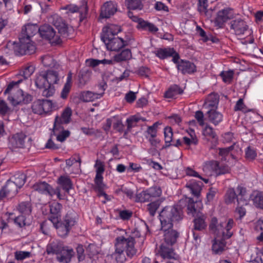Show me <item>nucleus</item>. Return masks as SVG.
I'll return each instance as SVG.
<instances>
[{"instance_id": "4468645a", "label": "nucleus", "mask_w": 263, "mask_h": 263, "mask_svg": "<svg viewBox=\"0 0 263 263\" xmlns=\"http://www.w3.org/2000/svg\"><path fill=\"white\" fill-rule=\"evenodd\" d=\"M17 190L11 179L7 180L5 185L0 190V201L5 198L13 197L17 194Z\"/></svg>"}, {"instance_id": "f3484780", "label": "nucleus", "mask_w": 263, "mask_h": 263, "mask_svg": "<svg viewBox=\"0 0 263 263\" xmlns=\"http://www.w3.org/2000/svg\"><path fill=\"white\" fill-rule=\"evenodd\" d=\"M26 137V135L22 132L16 133L10 138L9 145L14 148H23Z\"/></svg>"}, {"instance_id": "423d86ee", "label": "nucleus", "mask_w": 263, "mask_h": 263, "mask_svg": "<svg viewBox=\"0 0 263 263\" xmlns=\"http://www.w3.org/2000/svg\"><path fill=\"white\" fill-rule=\"evenodd\" d=\"M234 225V221L232 219H229L227 222L218 223L217 219L216 217H213L209 228L215 236L226 240L230 238L233 235L231 229Z\"/></svg>"}, {"instance_id": "052dcab7", "label": "nucleus", "mask_w": 263, "mask_h": 263, "mask_svg": "<svg viewBox=\"0 0 263 263\" xmlns=\"http://www.w3.org/2000/svg\"><path fill=\"white\" fill-rule=\"evenodd\" d=\"M208 2V0H198L197 4L198 11L200 13L205 14L207 12Z\"/></svg>"}, {"instance_id": "7c9ffc66", "label": "nucleus", "mask_w": 263, "mask_h": 263, "mask_svg": "<svg viewBox=\"0 0 263 263\" xmlns=\"http://www.w3.org/2000/svg\"><path fill=\"white\" fill-rule=\"evenodd\" d=\"M157 57L161 60H164L171 57L174 53V48L171 47L160 48L154 52Z\"/></svg>"}, {"instance_id": "5701e85b", "label": "nucleus", "mask_w": 263, "mask_h": 263, "mask_svg": "<svg viewBox=\"0 0 263 263\" xmlns=\"http://www.w3.org/2000/svg\"><path fill=\"white\" fill-rule=\"evenodd\" d=\"M66 247L63 242L54 240L47 245L46 252L48 254H55L58 255Z\"/></svg>"}, {"instance_id": "9d476101", "label": "nucleus", "mask_w": 263, "mask_h": 263, "mask_svg": "<svg viewBox=\"0 0 263 263\" xmlns=\"http://www.w3.org/2000/svg\"><path fill=\"white\" fill-rule=\"evenodd\" d=\"M33 97L27 92L23 91L21 89H17L12 95L8 97V100L14 106L27 104L31 102Z\"/></svg>"}, {"instance_id": "412c9836", "label": "nucleus", "mask_w": 263, "mask_h": 263, "mask_svg": "<svg viewBox=\"0 0 263 263\" xmlns=\"http://www.w3.org/2000/svg\"><path fill=\"white\" fill-rule=\"evenodd\" d=\"M39 29L36 24H27L22 28L20 37L31 39L37 32L39 33Z\"/></svg>"}, {"instance_id": "de8ad7c7", "label": "nucleus", "mask_w": 263, "mask_h": 263, "mask_svg": "<svg viewBox=\"0 0 263 263\" xmlns=\"http://www.w3.org/2000/svg\"><path fill=\"white\" fill-rule=\"evenodd\" d=\"M160 125L159 122L154 123L152 126H149L146 131V137H151L152 138H156L157 135V128L158 125Z\"/></svg>"}, {"instance_id": "1a4fd4ad", "label": "nucleus", "mask_w": 263, "mask_h": 263, "mask_svg": "<svg viewBox=\"0 0 263 263\" xmlns=\"http://www.w3.org/2000/svg\"><path fill=\"white\" fill-rule=\"evenodd\" d=\"M54 107V104L47 99L37 100L33 102L31 106L32 112L40 115L50 112Z\"/></svg>"}, {"instance_id": "13d9d810", "label": "nucleus", "mask_w": 263, "mask_h": 263, "mask_svg": "<svg viewBox=\"0 0 263 263\" xmlns=\"http://www.w3.org/2000/svg\"><path fill=\"white\" fill-rule=\"evenodd\" d=\"M31 256V253L28 251H17L14 253L15 258L17 260L22 261Z\"/></svg>"}, {"instance_id": "37998d69", "label": "nucleus", "mask_w": 263, "mask_h": 263, "mask_svg": "<svg viewBox=\"0 0 263 263\" xmlns=\"http://www.w3.org/2000/svg\"><path fill=\"white\" fill-rule=\"evenodd\" d=\"M252 201L255 207L263 209V193L258 192L255 196L252 195Z\"/></svg>"}, {"instance_id": "4be33fe9", "label": "nucleus", "mask_w": 263, "mask_h": 263, "mask_svg": "<svg viewBox=\"0 0 263 263\" xmlns=\"http://www.w3.org/2000/svg\"><path fill=\"white\" fill-rule=\"evenodd\" d=\"M50 212L51 215L49 216V219L52 223L58 222L61 218V211L62 208V205L59 202H53L50 205Z\"/></svg>"}, {"instance_id": "58836bf2", "label": "nucleus", "mask_w": 263, "mask_h": 263, "mask_svg": "<svg viewBox=\"0 0 263 263\" xmlns=\"http://www.w3.org/2000/svg\"><path fill=\"white\" fill-rule=\"evenodd\" d=\"M71 115L72 111L71 108L69 107H66L63 110L60 117L57 116L55 118L59 121H61L65 124H67L70 122Z\"/></svg>"}, {"instance_id": "c756f323", "label": "nucleus", "mask_w": 263, "mask_h": 263, "mask_svg": "<svg viewBox=\"0 0 263 263\" xmlns=\"http://www.w3.org/2000/svg\"><path fill=\"white\" fill-rule=\"evenodd\" d=\"M183 92V90L179 85L173 84L171 85L165 92L164 97L168 99H173L177 95L182 94Z\"/></svg>"}, {"instance_id": "c9c22d12", "label": "nucleus", "mask_w": 263, "mask_h": 263, "mask_svg": "<svg viewBox=\"0 0 263 263\" xmlns=\"http://www.w3.org/2000/svg\"><path fill=\"white\" fill-rule=\"evenodd\" d=\"M132 54L131 50L129 49L123 50L120 53L114 56V60L117 62L125 61L132 58Z\"/></svg>"}, {"instance_id": "c03bdc74", "label": "nucleus", "mask_w": 263, "mask_h": 263, "mask_svg": "<svg viewBox=\"0 0 263 263\" xmlns=\"http://www.w3.org/2000/svg\"><path fill=\"white\" fill-rule=\"evenodd\" d=\"M237 198L236 191L233 188H229L225 195V201L227 204L233 203Z\"/></svg>"}, {"instance_id": "7ed1b4c3", "label": "nucleus", "mask_w": 263, "mask_h": 263, "mask_svg": "<svg viewBox=\"0 0 263 263\" xmlns=\"http://www.w3.org/2000/svg\"><path fill=\"white\" fill-rule=\"evenodd\" d=\"M135 241L133 236L127 238L124 236H119L115 239V251L108 255L114 263H123L126 260L124 252L126 255L132 258L136 255L137 250L135 247Z\"/></svg>"}, {"instance_id": "a878e982", "label": "nucleus", "mask_w": 263, "mask_h": 263, "mask_svg": "<svg viewBox=\"0 0 263 263\" xmlns=\"http://www.w3.org/2000/svg\"><path fill=\"white\" fill-rule=\"evenodd\" d=\"M74 252L73 250L66 246L57 256V260L61 262L69 263L70 262L72 257L73 256Z\"/></svg>"}, {"instance_id": "39448f33", "label": "nucleus", "mask_w": 263, "mask_h": 263, "mask_svg": "<svg viewBox=\"0 0 263 263\" xmlns=\"http://www.w3.org/2000/svg\"><path fill=\"white\" fill-rule=\"evenodd\" d=\"M182 203L181 209L184 205L187 203V213L193 217H196L194 220V230L196 231H202L204 230L206 226V223L205 221L206 216L200 212L202 204L201 201H194L191 198H186Z\"/></svg>"}, {"instance_id": "b1692460", "label": "nucleus", "mask_w": 263, "mask_h": 263, "mask_svg": "<svg viewBox=\"0 0 263 263\" xmlns=\"http://www.w3.org/2000/svg\"><path fill=\"white\" fill-rule=\"evenodd\" d=\"M103 177H95L92 188L98 193L99 196H104L106 199H107V195L104 192L106 185L103 183Z\"/></svg>"}, {"instance_id": "ddd939ff", "label": "nucleus", "mask_w": 263, "mask_h": 263, "mask_svg": "<svg viewBox=\"0 0 263 263\" xmlns=\"http://www.w3.org/2000/svg\"><path fill=\"white\" fill-rule=\"evenodd\" d=\"M233 16V10L230 7L219 10L214 21L215 26L218 28H223L224 24L228 20L232 19Z\"/></svg>"}, {"instance_id": "4d7b16f0", "label": "nucleus", "mask_w": 263, "mask_h": 263, "mask_svg": "<svg viewBox=\"0 0 263 263\" xmlns=\"http://www.w3.org/2000/svg\"><path fill=\"white\" fill-rule=\"evenodd\" d=\"M35 68L32 65L27 66L20 72L21 75L25 79H28L34 71Z\"/></svg>"}, {"instance_id": "69168bd1", "label": "nucleus", "mask_w": 263, "mask_h": 263, "mask_svg": "<svg viewBox=\"0 0 263 263\" xmlns=\"http://www.w3.org/2000/svg\"><path fill=\"white\" fill-rule=\"evenodd\" d=\"M77 163H79L80 164L81 163L80 157L78 155H73L70 158L66 160V164H74Z\"/></svg>"}, {"instance_id": "6e6d98bb", "label": "nucleus", "mask_w": 263, "mask_h": 263, "mask_svg": "<svg viewBox=\"0 0 263 263\" xmlns=\"http://www.w3.org/2000/svg\"><path fill=\"white\" fill-rule=\"evenodd\" d=\"M63 124H65L61 121H59L55 118L53 127V135L57 134L59 132L65 130Z\"/></svg>"}, {"instance_id": "bf43d9fd", "label": "nucleus", "mask_w": 263, "mask_h": 263, "mask_svg": "<svg viewBox=\"0 0 263 263\" xmlns=\"http://www.w3.org/2000/svg\"><path fill=\"white\" fill-rule=\"evenodd\" d=\"M70 132L68 130H65L54 134L56 136L57 140L63 142L66 140V139L70 136Z\"/></svg>"}, {"instance_id": "0e129e2a", "label": "nucleus", "mask_w": 263, "mask_h": 263, "mask_svg": "<svg viewBox=\"0 0 263 263\" xmlns=\"http://www.w3.org/2000/svg\"><path fill=\"white\" fill-rule=\"evenodd\" d=\"M77 258L79 262L83 261L85 258L84 249L83 246L79 245L77 248Z\"/></svg>"}, {"instance_id": "3c124183", "label": "nucleus", "mask_w": 263, "mask_h": 263, "mask_svg": "<svg viewBox=\"0 0 263 263\" xmlns=\"http://www.w3.org/2000/svg\"><path fill=\"white\" fill-rule=\"evenodd\" d=\"M216 175H220L229 172V165H211Z\"/></svg>"}, {"instance_id": "864d4df0", "label": "nucleus", "mask_w": 263, "mask_h": 263, "mask_svg": "<svg viewBox=\"0 0 263 263\" xmlns=\"http://www.w3.org/2000/svg\"><path fill=\"white\" fill-rule=\"evenodd\" d=\"M90 73L84 71L80 73L79 76V83L80 87L84 86L89 80Z\"/></svg>"}, {"instance_id": "774afa93", "label": "nucleus", "mask_w": 263, "mask_h": 263, "mask_svg": "<svg viewBox=\"0 0 263 263\" xmlns=\"http://www.w3.org/2000/svg\"><path fill=\"white\" fill-rule=\"evenodd\" d=\"M14 222L20 228L25 226L26 225L25 216L23 215L18 216L14 219Z\"/></svg>"}, {"instance_id": "a19ab883", "label": "nucleus", "mask_w": 263, "mask_h": 263, "mask_svg": "<svg viewBox=\"0 0 263 263\" xmlns=\"http://www.w3.org/2000/svg\"><path fill=\"white\" fill-rule=\"evenodd\" d=\"M25 174L21 173L15 175L11 180L17 189H20L25 183Z\"/></svg>"}, {"instance_id": "aec40b11", "label": "nucleus", "mask_w": 263, "mask_h": 263, "mask_svg": "<svg viewBox=\"0 0 263 263\" xmlns=\"http://www.w3.org/2000/svg\"><path fill=\"white\" fill-rule=\"evenodd\" d=\"M235 144L226 148H219V155L221 157L222 161L229 163H232L233 160H236V157L232 153L234 148Z\"/></svg>"}, {"instance_id": "473e14b6", "label": "nucleus", "mask_w": 263, "mask_h": 263, "mask_svg": "<svg viewBox=\"0 0 263 263\" xmlns=\"http://www.w3.org/2000/svg\"><path fill=\"white\" fill-rule=\"evenodd\" d=\"M226 243L224 239L216 236L212 245V250L216 254H220L225 249Z\"/></svg>"}, {"instance_id": "dca6fc26", "label": "nucleus", "mask_w": 263, "mask_h": 263, "mask_svg": "<svg viewBox=\"0 0 263 263\" xmlns=\"http://www.w3.org/2000/svg\"><path fill=\"white\" fill-rule=\"evenodd\" d=\"M230 28L236 35H242L248 30V26L243 20L237 18L231 21Z\"/></svg>"}, {"instance_id": "4c0bfd02", "label": "nucleus", "mask_w": 263, "mask_h": 263, "mask_svg": "<svg viewBox=\"0 0 263 263\" xmlns=\"http://www.w3.org/2000/svg\"><path fill=\"white\" fill-rule=\"evenodd\" d=\"M192 132L195 135L194 132L193 130ZM191 138L187 137H183L182 138V142L186 145V148L190 149L192 145L196 146L198 143V140L195 135L190 134Z\"/></svg>"}, {"instance_id": "338daca9", "label": "nucleus", "mask_w": 263, "mask_h": 263, "mask_svg": "<svg viewBox=\"0 0 263 263\" xmlns=\"http://www.w3.org/2000/svg\"><path fill=\"white\" fill-rule=\"evenodd\" d=\"M136 73L139 76L147 77L149 73V69L146 66H141L138 68Z\"/></svg>"}, {"instance_id": "f704fd0d", "label": "nucleus", "mask_w": 263, "mask_h": 263, "mask_svg": "<svg viewBox=\"0 0 263 263\" xmlns=\"http://www.w3.org/2000/svg\"><path fill=\"white\" fill-rule=\"evenodd\" d=\"M81 99L84 102H92L101 98V95L90 91H84L81 93Z\"/></svg>"}, {"instance_id": "6ab92c4d", "label": "nucleus", "mask_w": 263, "mask_h": 263, "mask_svg": "<svg viewBox=\"0 0 263 263\" xmlns=\"http://www.w3.org/2000/svg\"><path fill=\"white\" fill-rule=\"evenodd\" d=\"M219 97L218 93L212 92L206 97L203 104V108L208 110H215L217 108Z\"/></svg>"}, {"instance_id": "09e8293b", "label": "nucleus", "mask_w": 263, "mask_h": 263, "mask_svg": "<svg viewBox=\"0 0 263 263\" xmlns=\"http://www.w3.org/2000/svg\"><path fill=\"white\" fill-rule=\"evenodd\" d=\"M52 222L48 219V220H45L40 224V231L45 235H48L50 232V228Z\"/></svg>"}, {"instance_id": "6e6552de", "label": "nucleus", "mask_w": 263, "mask_h": 263, "mask_svg": "<svg viewBox=\"0 0 263 263\" xmlns=\"http://www.w3.org/2000/svg\"><path fill=\"white\" fill-rule=\"evenodd\" d=\"M14 49L17 54H31L34 52L35 47L31 39L19 37V42L14 44Z\"/></svg>"}, {"instance_id": "f257e3e1", "label": "nucleus", "mask_w": 263, "mask_h": 263, "mask_svg": "<svg viewBox=\"0 0 263 263\" xmlns=\"http://www.w3.org/2000/svg\"><path fill=\"white\" fill-rule=\"evenodd\" d=\"M184 200H180L175 206L164 207L159 214L161 230L163 231L164 241L160 246L158 253L163 259L177 260L179 256L174 252L173 246L176 243L179 233L173 229V222L183 218L181 210Z\"/></svg>"}, {"instance_id": "603ef678", "label": "nucleus", "mask_w": 263, "mask_h": 263, "mask_svg": "<svg viewBox=\"0 0 263 263\" xmlns=\"http://www.w3.org/2000/svg\"><path fill=\"white\" fill-rule=\"evenodd\" d=\"M161 201L159 200H156L147 204V211L151 216H154L160 205Z\"/></svg>"}, {"instance_id": "e2e57ef3", "label": "nucleus", "mask_w": 263, "mask_h": 263, "mask_svg": "<svg viewBox=\"0 0 263 263\" xmlns=\"http://www.w3.org/2000/svg\"><path fill=\"white\" fill-rule=\"evenodd\" d=\"M155 9L157 11H164L168 12L169 11L168 7L161 2H156L154 6Z\"/></svg>"}, {"instance_id": "a18cd8bd", "label": "nucleus", "mask_w": 263, "mask_h": 263, "mask_svg": "<svg viewBox=\"0 0 263 263\" xmlns=\"http://www.w3.org/2000/svg\"><path fill=\"white\" fill-rule=\"evenodd\" d=\"M257 157L256 149L250 146H248L245 149V158L249 162L254 160Z\"/></svg>"}, {"instance_id": "0eeeda50", "label": "nucleus", "mask_w": 263, "mask_h": 263, "mask_svg": "<svg viewBox=\"0 0 263 263\" xmlns=\"http://www.w3.org/2000/svg\"><path fill=\"white\" fill-rule=\"evenodd\" d=\"M76 216L73 212H68L62 221L52 223L57 230V233L61 237H66L72 228L77 223Z\"/></svg>"}, {"instance_id": "2eb2a0df", "label": "nucleus", "mask_w": 263, "mask_h": 263, "mask_svg": "<svg viewBox=\"0 0 263 263\" xmlns=\"http://www.w3.org/2000/svg\"><path fill=\"white\" fill-rule=\"evenodd\" d=\"M118 10L117 4L112 1L106 2L101 8L100 16L103 18H108L114 15Z\"/></svg>"}, {"instance_id": "72a5a7b5", "label": "nucleus", "mask_w": 263, "mask_h": 263, "mask_svg": "<svg viewBox=\"0 0 263 263\" xmlns=\"http://www.w3.org/2000/svg\"><path fill=\"white\" fill-rule=\"evenodd\" d=\"M143 1V0H125V3L127 8L129 10H141L144 7Z\"/></svg>"}, {"instance_id": "f8f14e48", "label": "nucleus", "mask_w": 263, "mask_h": 263, "mask_svg": "<svg viewBox=\"0 0 263 263\" xmlns=\"http://www.w3.org/2000/svg\"><path fill=\"white\" fill-rule=\"evenodd\" d=\"M62 9L67 10V13H74L79 12L80 13V21L81 22L86 18L88 11L87 1L86 0H82L81 1L80 7H78L74 4H69L64 6Z\"/></svg>"}, {"instance_id": "49530a36", "label": "nucleus", "mask_w": 263, "mask_h": 263, "mask_svg": "<svg viewBox=\"0 0 263 263\" xmlns=\"http://www.w3.org/2000/svg\"><path fill=\"white\" fill-rule=\"evenodd\" d=\"M18 211L24 215H29L31 212V204L29 202H22L18 206Z\"/></svg>"}, {"instance_id": "a211bd4d", "label": "nucleus", "mask_w": 263, "mask_h": 263, "mask_svg": "<svg viewBox=\"0 0 263 263\" xmlns=\"http://www.w3.org/2000/svg\"><path fill=\"white\" fill-rule=\"evenodd\" d=\"M177 69L183 74H192L196 71V66L189 61L181 59L177 65Z\"/></svg>"}, {"instance_id": "5fc2aeb1", "label": "nucleus", "mask_w": 263, "mask_h": 263, "mask_svg": "<svg viewBox=\"0 0 263 263\" xmlns=\"http://www.w3.org/2000/svg\"><path fill=\"white\" fill-rule=\"evenodd\" d=\"M233 75L234 72L232 70L222 71L219 74L223 81L225 83H230L233 78Z\"/></svg>"}, {"instance_id": "bb28decb", "label": "nucleus", "mask_w": 263, "mask_h": 263, "mask_svg": "<svg viewBox=\"0 0 263 263\" xmlns=\"http://www.w3.org/2000/svg\"><path fill=\"white\" fill-rule=\"evenodd\" d=\"M202 186L203 183L201 181H196L195 180H192L186 184V187L197 198L200 196Z\"/></svg>"}, {"instance_id": "e433bc0d", "label": "nucleus", "mask_w": 263, "mask_h": 263, "mask_svg": "<svg viewBox=\"0 0 263 263\" xmlns=\"http://www.w3.org/2000/svg\"><path fill=\"white\" fill-rule=\"evenodd\" d=\"M148 201H152L155 198L159 197L162 193L160 187L153 186L146 190Z\"/></svg>"}, {"instance_id": "f03ea898", "label": "nucleus", "mask_w": 263, "mask_h": 263, "mask_svg": "<svg viewBox=\"0 0 263 263\" xmlns=\"http://www.w3.org/2000/svg\"><path fill=\"white\" fill-rule=\"evenodd\" d=\"M61 79L58 68L42 71L36 75L35 84L40 89H43L42 95L48 98L52 97L55 92V85L58 84Z\"/></svg>"}, {"instance_id": "680f3d73", "label": "nucleus", "mask_w": 263, "mask_h": 263, "mask_svg": "<svg viewBox=\"0 0 263 263\" xmlns=\"http://www.w3.org/2000/svg\"><path fill=\"white\" fill-rule=\"evenodd\" d=\"M135 201L140 202L149 201L146 190L136 194L135 197Z\"/></svg>"}, {"instance_id": "9b49d317", "label": "nucleus", "mask_w": 263, "mask_h": 263, "mask_svg": "<svg viewBox=\"0 0 263 263\" xmlns=\"http://www.w3.org/2000/svg\"><path fill=\"white\" fill-rule=\"evenodd\" d=\"M32 189L33 191L51 197L56 195L59 199H62L61 197L60 189L59 187L54 189L50 185L45 181L38 182L33 185Z\"/></svg>"}, {"instance_id": "8fccbe9b", "label": "nucleus", "mask_w": 263, "mask_h": 263, "mask_svg": "<svg viewBox=\"0 0 263 263\" xmlns=\"http://www.w3.org/2000/svg\"><path fill=\"white\" fill-rule=\"evenodd\" d=\"M54 25L57 27L59 32L63 36H67L69 35L68 27L65 23L62 22L54 23Z\"/></svg>"}, {"instance_id": "2f4dec72", "label": "nucleus", "mask_w": 263, "mask_h": 263, "mask_svg": "<svg viewBox=\"0 0 263 263\" xmlns=\"http://www.w3.org/2000/svg\"><path fill=\"white\" fill-rule=\"evenodd\" d=\"M236 192L238 193L239 197L237 198V201L239 205H247L249 203V199L246 197L247 193L246 189L241 186L238 185L236 188Z\"/></svg>"}, {"instance_id": "79ce46f5", "label": "nucleus", "mask_w": 263, "mask_h": 263, "mask_svg": "<svg viewBox=\"0 0 263 263\" xmlns=\"http://www.w3.org/2000/svg\"><path fill=\"white\" fill-rule=\"evenodd\" d=\"M42 62L45 67L51 68H58L57 63L53 57L49 55H46L42 57Z\"/></svg>"}, {"instance_id": "393cba45", "label": "nucleus", "mask_w": 263, "mask_h": 263, "mask_svg": "<svg viewBox=\"0 0 263 263\" xmlns=\"http://www.w3.org/2000/svg\"><path fill=\"white\" fill-rule=\"evenodd\" d=\"M39 34L41 36L47 40L51 41L55 36V31L50 25L45 24L41 26L39 29Z\"/></svg>"}, {"instance_id": "cd10ccee", "label": "nucleus", "mask_w": 263, "mask_h": 263, "mask_svg": "<svg viewBox=\"0 0 263 263\" xmlns=\"http://www.w3.org/2000/svg\"><path fill=\"white\" fill-rule=\"evenodd\" d=\"M207 115L209 121L215 126L219 125L223 121V115L216 109L208 110Z\"/></svg>"}, {"instance_id": "20e7f679", "label": "nucleus", "mask_w": 263, "mask_h": 263, "mask_svg": "<svg viewBox=\"0 0 263 263\" xmlns=\"http://www.w3.org/2000/svg\"><path fill=\"white\" fill-rule=\"evenodd\" d=\"M121 27L116 25L110 24L102 29L101 40L105 44L107 50L118 51L127 45L126 41L116 35L121 31Z\"/></svg>"}, {"instance_id": "ea45409f", "label": "nucleus", "mask_w": 263, "mask_h": 263, "mask_svg": "<svg viewBox=\"0 0 263 263\" xmlns=\"http://www.w3.org/2000/svg\"><path fill=\"white\" fill-rule=\"evenodd\" d=\"M164 135L165 147H169L171 145V142L173 141V132L171 127L166 126L164 128Z\"/></svg>"}, {"instance_id": "c85d7f7f", "label": "nucleus", "mask_w": 263, "mask_h": 263, "mask_svg": "<svg viewBox=\"0 0 263 263\" xmlns=\"http://www.w3.org/2000/svg\"><path fill=\"white\" fill-rule=\"evenodd\" d=\"M57 183L67 193L73 187L72 182L68 176L63 175L59 177L57 180Z\"/></svg>"}]
</instances>
